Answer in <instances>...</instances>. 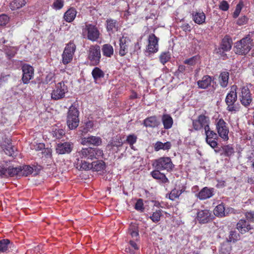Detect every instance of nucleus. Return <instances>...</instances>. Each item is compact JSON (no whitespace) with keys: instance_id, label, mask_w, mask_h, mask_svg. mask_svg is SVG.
Returning a JSON list of instances; mask_svg holds the SVG:
<instances>
[{"instance_id":"bb28decb","label":"nucleus","mask_w":254,"mask_h":254,"mask_svg":"<svg viewBox=\"0 0 254 254\" xmlns=\"http://www.w3.org/2000/svg\"><path fill=\"white\" fill-rule=\"evenodd\" d=\"M91 170L93 171L100 172L105 169V164L102 160H97L92 162Z\"/></svg>"},{"instance_id":"39448f33","label":"nucleus","mask_w":254,"mask_h":254,"mask_svg":"<svg viewBox=\"0 0 254 254\" xmlns=\"http://www.w3.org/2000/svg\"><path fill=\"white\" fill-rule=\"evenodd\" d=\"M88 53V58L91 64L93 65L98 64L101 58V50L99 46L95 45L90 46Z\"/></svg>"},{"instance_id":"a211bd4d","label":"nucleus","mask_w":254,"mask_h":254,"mask_svg":"<svg viewBox=\"0 0 254 254\" xmlns=\"http://www.w3.org/2000/svg\"><path fill=\"white\" fill-rule=\"evenodd\" d=\"M240 100L241 103L245 106L249 105L251 103L252 98L250 90L248 88L243 87L242 88Z\"/></svg>"},{"instance_id":"ea45409f","label":"nucleus","mask_w":254,"mask_h":254,"mask_svg":"<svg viewBox=\"0 0 254 254\" xmlns=\"http://www.w3.org/2000/svg\"><path fill=\"white\" fill-rule=\"evenodd\" d=\"M184 190H178L176 189H173L169 195V198L172 200H175L176 198H178L179 196L184 192Z\"/></svg>"},{"instance_id":"de8ad7c7","label":"nucleus","mask_w":254,"mask_h":254,"mask_svg":"<svg viewBox=\"0 0 254 254\" xmlns=\"http://www.w3.org/2000/svg\"><path fill=\"white\" fill-rule=\"evenodd\" d=\"M0 177L1 178L9 177L8 168L5 167L3 166H0Z\"/></svg>"},{"instance_id":"a18cd8bd","label":"nucleus","mask_w":254,"mask_h":254,"mask_svg":"<svg viewBox=\"0 0 254 254\" xmlns=\"http://www.w3.org/2000/svg\"><path fill=\"white\" fill-rule=\"evenodd\" d=\"M160 61L161 63L165 64L167 63L170 59V55L169 52L162 53L159 57Z\"/></svg>"},{"instance_id":"774afa93","label":"nucleus","mask_w":254,"mask_h":254,"mask_svg":"<svg viewBox=\"0 0 254 254\" xmlns=\"http://www.w3.org/2000/svg\"><path fill=\"white\" fill-rule=\"evenodd\" d=\"M185 66L184 65H181L179 66L178 71L181 72H183L185 70Z\"/></svg>"},{"instance_id":"8fccbe9b","label":"nucleus","mask_w":254,"mask_h":254,"mask_svg":"<svg viewBox=\"0 0 254 254\" xmlns=\"http://www.w3.org/2000/svg\"><path fill=\"white\" fill-rule=\"evenodd\" d=\"M243 5H244V4L242 2H240L237 5V6L236 7V9L233 13V17L234 18H237L239 16Z\"/></svg>"},{"instance_id":"393cba45","label":"nucleus","mask_w":254,"mask_h":254,"mask_svg":"<svg viewBox=\"0 0 254 254\" xmlns=\"http://www.w3.org/2000/svg\"><path fill=\"white\" fill-rule=\"evenodd\" d=\"M76 14V10L73 8H70L65 12L64 20L67 22H71L75 19Z\"/></svg>"},{"instance_id":"c03bdc74","label":"nucleus","mask_w":254,"mask_h":254,"mask_svg":"<svg viewBox=\"0 0 254 254\" xmlns=\"http://www.w3.org/2000/svg\"><path fill=\"white\" fill-rule=\"evenodd\" d=\"M161 216V210H158L153 212L152 215L150 216V218L153 222H157L160 220Z\"/></svg>"},{"instance_id":"c756f323","label":"nucleus","mask_w":254,"mask_h":254,"mask_svg":"<svg viewBox=\"0 0 254 254\" xmlns=\"http://www.w3.org/2000/svg\"><path fill=\"white\" fill-rule=\"evenodd\" d=\"M171 147V143L170 142L162 143L161 141H157L154 144V149L158 151L161 149L163 150H168Z\"/></svg>"},{"instance_id":"473e14b6","label":"nucleus","mask_w":254,"mask_h":254,"mask_svg":"<svg viewBox=\"0 0 254 254\" xmlns=\"http://www.w3.org/2000/svg\"><path fill=\"white\" fill-rule=\"evenodd\" d=\"M214 214L217 217H222L226 216V212L224 206L220 204L216 206L214 209Z\"/></svg>"},{"instance_id":"2eb2a0df","label":"nucleus","mask_w":254,"mask_h":254,"mask_svg":"<svg viewBox=\"0 0 254 254\" xmlns=\"http://www.w3.org/2000/svg\"><path fill=\"white\" fill-rule=\"evenodd\" d=\"M131 45L132 43L128 38L123 37L121 38L120 40V55L121 56L126 55L128 51L129 48Z\"/></svg>"},{"instance_id":"69168bd1","label":"nucleus","mask_w":254,"mask_h":254,"mask_svg":"<svg viewBox=\"0 0 254 254\" xmlns=\"http://www.w3.org/2000/svg\"><path fill=\"white\" fill-rule=\"evenodd\" d=\"M230 250V248L229 246H228V245H223V246L221 248V251L224 253H229Z\"/></svg>"},{"instance_id":"864d4df0","label":"nucleus","mask_w":254,"mask_h":254,"mask_svg":"<svg viewBox=\"0 0 254 254\" xmlns=\"http://www.w3.org/2000/svg\"><path fill=\"white\" fill-rule=\"evenodd\" d=\"M247 220L251 222L254 223V211H249L245 213Z\"/></svg>"},{"instance_id":"a19ab883","label":"nucleus","mask_w":254,"mask_h":254,"mask_svg":"<svg viewBox=\"0 0 254 254\" xmlns=\"http://www.w3.org/2000/svg\"><path fill=\"white\" fill-rule=\"evenodd\" d=\"M20 168V176H27L31 174L33 171V168L29 166H24Z\"/></svg>"},{"instance_id":"6ab92c4d","label":"nucleus","mask_w":254,"mask_h":254,"mask_svg":"<svg viewBox=\"0 0 254 254\" xmlns=\"http://www.w3.org/2000/svg\"><path fill=\"white\" fill-rule=\"evenodd\" d=\"M214 195V189L204 187L196 194L200 200H204L210 198Z\"/></svg>"},{"instance_id":"1a4fd4ad","label":"nucleus","mask_w":254,"mask_h":254,"mask_svg":"<svg viewBox=\"0 0 254 254\" xmlns=\"http://www.w3.org/2000/svg\"><path fill=\"white\" fill-rule=\"evenodd\" d=\"M210 121L208 117L201 115L198 117L197 119L192 121V126L195 130H199L202 128L204 130L209 126Z\"/></svg>"},{"instance_id":"49530a36","label":"nucleus","mask_w":254,"mask_h":254,"mask_svg":"<svg viewBox=\"0 0 254 254\" xmlns=\"http://www.w3.org/2000/svg\"><path fill=\"white\" fill-rule=\"evenodd\" d=\"M137 137L134 135H129L127 136L126 141L128 143L132 149H133V144L136 141Z\"/></svg>"},{"instance_id":"f3484780","label":"nucleus","mask_w":254,"mask_h":254,"mask_svg":"<svg viewBox=\"0 0 254 254\" xmlns=\"http://www.w3.org/2000/svg\"><path fill=\"white\" fill-rule=\"evenodd\" d=\"M211 212L209 210H199L197 213L196 219L200 223H206L211 219Z\"/></svg>"},{"instance_id":"6e6d98bb","label":"nucleus","mask_w":254,"mask_h":254,"mask_svg":"<svg viewBox=\"0 0 254 254\" xmlns=\"http://www.w3.org/2000/svg\"><path fill=\"white\" fill-rule=\"evenodd\" d=\"M9 21V17L5 14L0 15V26L5 25Z\"/></svg>"},{"instance_id":"79ce46f5","label":"nucleus","mask_w":254,"mask_h":254,"mask_svg":"<svg viewBox=\"0 0 254 254\" xmlns=\"http://www.w3.org/2000/svg\"><path fill=\"white\" fill-rule=\"evenodd\" d=\"M93 127V123L92 121H89L87 122L84 126L82 127V129L81 130V131L83 133H86L89 131H91L92 128Z\"/></svg>"},{"instance_id":"f03ea898","label":"nucleus","mask_w":254,"mask_h":254,"mask_svg":"<svg viewBox=\"0 0 254 254\" xmlns=\"http://www.w3.org/2000/svg\"><path fill=\"white\" fill-rule=\"evenodd\" d=\"M236 90L237 86H232L230 92L226 96L225 102L227 105V109L228 111L236 112L239 110V108L234 104L237 99Z\"/></svg>"},{"instance_id":"4c0bfd02","label":"nucleus","mask_w":254,"mask_h":254,"mask_svg":"<svg viewBox=\"0 0 254 254\" xmlns=\"http://www.w3.org/2000/svg\"><path fill=\"white\" fill-rule=\"evenodd\" d=\"M229 80V73L223 72L221 73L219 76V82L221 86L225 87L227 86Z\"/></svg>"},{"instance_id":"0eeeda50","label":"nucleus","mask_w":254,"mask_h":254,"mask_svg":"<svg viewBox=\"0 0 254 254\" xmlns=\"http://www.w3.org/2000/svg\"><path fill=\"white\" fill-rule=\"evenodd\" d=\"M153 166L159 170L171 171L173 167V163L169 157H161L156 160Z\"/></svg>"},{"instance_id":"4d7b16f0","label":"nucleus","mask_w":254,"mask_h":254,"mask_svg":"<svg viewBox=\"0 0 254 254\" xmlns=\"http://www.w3.org/2000/svg\"><path fill=\"white\" fill-rule=\"evenodd\" d=\"M223 149L224 151V154L227 156H229L234 153L233 148L229 145L224 146Z\"/></svg>"},{"instance_id":"58836bf2","label":"nucleus","mask_w":254,"mask_h":254,"mask_svg":"<svg viewBox=\"0 0 254 254\" xmlns=\"http://www.w3.org/2000/svg\"><path fill=\"white\" fill-rule=\"evenodd\" d=\"M2 148L6 154L12 156L14 153V149L9 140H7V145H2Z\"/></svg>"},{"instance_id":"9d476101","label":"nucleus","mask_w":254,"mask_h":254,"mask_svg":"<svg viewBox=\"0 0 254 254\" xmlns=\"http://www.w3.org/2000/svg\"><path fill=\"white\" fill-rule=\"evenodd\" d=\"M75 49V45L73 43L70 42L66 46L62 55L63 64H67L72 61Z\"/></svg>"},{"instance_id":"f704fd0d","label":"nucleus","mask_w":254,"mask_h":254,"mask_svg":"<svg viewBox=\"0 0 254 254\" xmlns=\"http://www.w3.org/2000/svg\"><path fill=\"white\" fill-rule=\"evenodd\" d=\"M102 52L104 56L107 57H111L114 53L113 47L110 44H104L102 47Z\"/></svg>"},{"instance_id":"5701e85b","label":"nucleus","mask_w":254,"mask_h":254,"mask_svg":"<svg viewBox=\"0 0 254 254\" xmlns=\"http://www.w3.org/2000/svg\"><path fill=\"white\" fill-rule=\"evenodd\" d=\"M160 121L155 116H151L145 119L143 124L146 127L154 128L160 125Z\"/></svg>"},{"instance_id":"338daca9","label":"nucleus","mask_w":254,"mask_h":254,"mask_svg":"<svg viewBox=\"0 0 254 254\" xmlns=\"http://www.w3.org/2000/svg\"><path fill=\"white\" fill-rule=\"evenodd\" d=\"M129 244H130V246H131V247L134 250H138V247L137 246V245L136 243L135 242H134L133 240H130L129 241Z\"/></svg>"},{"instance_id":"2f4dec72","label":"nucleus","mask_w":254,"mask_h":254,"mask_svg":"<svg viewBox=\"0 0 254 254\" xmlns=\"http://www.w3.org/2000/svg\"><path fill=\"white\" fill-rule=\"evenodd\" d=\"M162 122L165 129L170 128L173 125V121L172 117L169 115H164L162 116Z\"/></svg>"},{"instance_id":"09e8293b","label":"nucleus","mask_w":254,"mask_h":254,"mask_svg":"<svg viewBox=\"0 0 254 254\" xmlns=\"http://www.w3.org/2000/svg\"><path fill=\"white\" fill-rule=\"evenodd\" d=\"M64 0H55L53 3L52 6L56 10L60 9L64 6Z\"/></svg>"},{"instance_id":"aec40b11","label":"nucleus","mask_w":254,"mask_h":254,"mask_svg":"<svg viewBox=\"0 0 254 254\" xmlns=\"http://www.w3.org/2000/svg\"><path fill=\"white\" fill-rule=\"evenodd\" d=\"M72 148V144L70 142L59 143L56 147V151L60 154L69 153L71 151Z\"/></svg>"},{"instance_id":"7c9ffc66","label":"nucleus","mask_w":254,"mask_h":254,"mask_svg":"<svg viewBox=\"0 0 254 254\" xmlns=\"http://www.w3.org/2000/svg\"><path fill=\"white\" fill-rule=\"evenodd\" d=\"M108 31L113 32L118 30L119 26L117 21L113 19H108L106 21Z\"/></svg>"},{"instance_id":"423d86ee","label":"nucleus","mask_w":254,"mask_h":254,"mask_svg":"<svg viewBox=\"0 0 254 254\" xmlns=\"http://www.w3.org/2000/svg\"><path fill=\"white\" fill-rule=\"evenodd\" d=\"M215 125L218 135L223 140H228L229 130L226 123L222 119H219L216 121Z\"/></svg>"},{"instance_id":"20e7f679","label":"nucleus","mask_w":254,"mask_h":254,"mask_svg":"<svg viewBox=\"0 0 254 254\" xmlns=\"http://www.w3.org/2000/svg\"><path fill=\"white\" fill-rule=\"evenodd\" d=\"M78 111L74 106H71L67 116V125L70 129L76 128L79 124Z\"/></svg>"},{"instance_id":"0e129e2a","label":"nucleus","mask_w":254,"mask_h":254,"mask_svg":"<svg viewBox=\"0 0 254 254\" xmlns=\"http://www.w3.org/2000/svg\"><path fill=\"white\" fill-rule=\"evenodd\" d=\"M182 28L184 31H190L191 30V27L188 23H184L183 24L182 26Z\"/></svg>"},{"instance_id":"e2e57ef3","label":"nucleus","mask_w":254,"mask_h":254,"mask_svg":"<svg viewBox=\"0 0 254 254\" xmlns=\"http://www.w3.org/2000/svg\"><path fill=\"white\" fill-rule=\"evenodd\" d=\"M247 20L248 18L245 16H243L238 19L237 23L238 25H242L246 24Z\"/></svg>"},{"instance_id":"e433bc0d","label":"nucleus","mask_w":254,"mask_h":254,"mask_svg":"<svg viewBox=\"0 0 254 254\" xmlns=\"http://www.w3.org/2000/svg\"><path fill=\"white\" fill-rule=\"evenodd\" d=\"M152 176L156 179L160 180L163 183H167L168 180L165 175L161 173L159 170H155L151 172Z\"/></svg>"},{"instance_id":"052dcab7","label":"nucleus","mask_w":254,"mask_h":254,"mask_svg":"<svg viewBox=\"0 0 254 254\" xmlns=\"http://www.w3.org/2000/svg\"><path fill=\"white\" fill-rule=\"evenodd\" d=\"M196 60V58L195 57H193L191 58L185 60L184 63L190 65H192L195 64Z\"/></svg>"},{"instance_id":"dca6fc26","label":"nucleus","mask_w":254,"mask_h":254,"mask_svg":"<svg viewBox=\"0 0 254 254\" xmlns=\"http://www.w3.org/2000/svg\"><path fill=\"white\" fill-rule=\"evenodd\" d=\"M101 138L98 136L91 135L81 138V143L83 145L99 146L101 144Z\"/></svg>"},{"instance_id":"c85d7f7f","label":"nucleus","mask_w":254,"mask_h":254,"mask_svg":"<svg viewBox=\"0 0 254 254\" xmlns=\"http://www.w3.org/2000/svg\"><path fill=\"white\" fill-rule=\"evenodd\" d=\"M12 244L8 239H3L0 241V253L9 251L11 249Z\"/></svg>"},{"instance_id":"6e6552de","label":"nucleus","mask_w":254,"mask_h":254,"mask_svg":"<svg viewBox=\"0 0 254 254\" xmlns=\"http://www.w3.org/2000/svg\"><path fill=\"white\" fill-rule=\"evenodd\" d=\"M68 92L67 86L64 82L58 83L51 93L52 99L58 100L64 97L65 94Z\"/></svg>"},{"instance_id":"b1692460","label":"nucleus","mask_w":254,"mask_h":254,"mask_svg":"<svg viewBox=\"0 0 254 254\" xmlns=\"http://www.w3.org/2000/svg\"><path fill=\"white\" fill-rule=\"evenodd\" d=\"M192 17L194 22L198 24H202L205 22V15L202 11L193 12Z\"/></svg>"},{"instance_id":"13d9d810","label":"nucleus","mask_w":254,"mask_h":254,"mask_svg":"<svg viewBox=\"0 0 254 254\" xmlns=\"http://www.w3.org/2000/svg\"><path fill=\"white\" fill-rule=\"evenodd\" d=\"M135 208L137 210L143 211L144 207L142 199H139L137 201L135 205Z\"/></svg>"},{"instance_id":"f257e3e1","label":"nucleus","mask_w":254,"mask_h":254,"mask_svg":"<svg viewBox=\"0 0 254 254\" xmlns=\"http://www.w3.org/2000/svg\"><path fill=\"white\" fill-rule=\"evenodd\" d=\"M103 154L102 150L91 147L82 148L77 152V156L79 158L91 160L101 157Z\"/></svg>"},{"instance_id":"4be33fe9","label":"nucleus","mask_w":254,"mask_h":254,"mask_svg":"<svg viewBox=\"0 0 254 254\" xmlns=\"http://www.w3.org/2000/svg\"><path fill=\"white\" fill-rule=\"evenodd\" d=\"M232 40L228 37H225L222 41L221 47L217 50V53L221 54V50L223 51H229L232 47Z\"/></svg>"},{"instance_id":"37998d69","label":"nucleus","mask_w":254,"mask_h":254,"mask_svg":"<svg viewBox=\"0 0 254 254\" xmlns=\"http://www.w3.org/2000/svg\"><path fill=\"white\" fill-rule=\"evenodd\" d=\"M9 177H13L16 175L20 176V168L18 167H8Z\"/></svg>"},{"instance_id":"9b49d317","label":"nucleus","mask_w":254,"mask_h":254,"mask_svg":"<svg viewBox=\"0 0 254 254\" xmlns=\"http://www.w3.org/2000/svg\"><path fill=\"white\" fill-rule=\"evenodd\" d=\"M84 32L87 33V38L88 40L94 42L99 38L100 32L96 26L92 24H86Z\"/></svg>"},{"instance_id":"72a5a7b5","label":"nucleus","mask_w":254,"mask_h":254,"mask_svg":"<svg viewBox=\"0 0 254 254\" xmlns=\"http://www.w3.org/2000/svg\"><path fill=\"white\" fill-rule=\"evenodd\" d=\"M26 0H13L10 4V8L12 10H16L22 7L26 3Z\"/></svg>"},{"instance_id":"5fc2aeb1","label":"nucleus","mask_w":254,"mask_h":254,"mask_svg":"<svg viewBox=\"0 0 254 254\" xmlns=\"http://www.w3.org/2000/svg\"><path fill=\"white\" fill-rule=\"evenodd\" d=\"M64 131L62 129H56L53 131V136L56 138H61L64 134Z\"/></svg>"},{"instance_id":"a878e982","label":"nucleus","mask_w":254,"mask_h":254,"mask_svg":"<svg viewBox=\"0 0 254 254\" xmlns=\"http://www.w3.org/2000/svg\"><path fill=\"white\" fill-rule=\"evenodd\" d=\"M211 80V78L209 76L205 75L201 80L197 81V85L199 88L205 89L210 85Z\"/></svg>"},{"instance_id":"603ef678","label":"nucleus","mask_w":254,"mask_h":254,"mask_svg":"<svg viewBox=\"0 0 254 254\" xmlns=\"http://www.w3.org/2000/svg\"><path fill=\"white\" fill-rule=\"evenodd\" d=\"M240 238V235L235 231L230 232L229 240L230 242H235L237 241Z\"/></svg>"},{"instance_id":"412c9836","label":"nucleus","mask_w":254,"mask_h":254,"mask_svg":"<svg viewBox=\"0 0 254 254\" xmlns=\"http://www.w3.org/2000/svg\"><path fill=\"white\" fill-rule=\"evenodd\" d=\"M237 229L242 234H245L252 229L251 225L246 220L242 219L237 224Z\"/></svg>"},{"instance_id":"ddd939ff","label":"nucleus","mask_w":254,"mask_h":254,"mask_svg":"<svg viewBox=\"0 0 254 254\" xmlns=\"http://www.w3.org/2000/svg\"><path fill=\"white\" fill-rule=\"evenodd\" d=\"M23 72L22 80L24 84H27L33 78L34 68L29 64H24L22 67Z\"/></svg>"},{"instance_id":"cd10ccee","label":"nucleus","mask_w":254,"mask_h":254,"mask_svg":"<svg viewBox=\"0 0 254 254\" xmlns=\"http://www.w3.org/2000/svg\"><path fill=\"white\" fill-rule=\"evenodd\" d=\"M128 233L135 241L139 240L138 228L137 225L131 224L128 229Z\"/></svg>"},{"instance_id":"7ed1b4c3","label":"nucleus","mask_w":254,"mask_h":254,"mask_svg":"<svg viewBox=\"0 0 254 254\" xmlns=\"http://www.w3.org/2000/svg\"><path fill=\"white\" fill-rule=\"evenodd\" d=\"M251 39L246 37L236 43L235 46V53L239 55H246L251 49Z\"/></svg>"},{"instance_id":"4468645a","label":"nucleus","mask_w":254,"mask_h":254,"mask_svg":"<svg viewBox=\"0 0 254 254\" xmlns=\"http://www.w3.org/2000/svg\"><path fill=\"white\" fill-rule=\"evenodd\" d=\"M204 131L207 143L212 148H214L217 146V142L216 141L218 138L217 134L214 131L210 130L209 126Z\"/></svg>"},{"instance_id":"680f3d73","label":"nucleus","mask_w":254,"mask_h":254,"mask_svg":"<svg viewBox=\"0 0 254 254\" xmlns=\"http://www.w3.org/2000/svg\"><path fill=\"white\" fill-rule=\"evenodd\" d=\"M54 77H55L54 73H53L52 72L49 73L46 75V78H45V81L47 83H50L51 82H52L53 81Z\"/></svg>"},{"instance_id":"f8f14e48","label":"nucleus","mask_w":254,"mask_h":254,"mask_svg":"<svg viewBox=\"0 0 254 254\" xmlns=\"http://www.w3.org/2000/svg\"><path fill=\"white\" fill-rule=\"evenodd\" d=\"M146 52L154 53L158 51V38L153 34L149 35Z\"/></svg>"},{"instance_id":"3c124183","label":"nucleus","mask_w":254,"mask_h":254,"mask_svg":"<svg viewBox=\"0 0 254 254\" xmlns=\"http://www.w3.org/2000/svg\"><path fill=\"white\" fill-rule=\"evenodd\" d=\"M79 166L80 167L81 169H82L83 170H91L92 168V163H90L86 161H81V163H79Z\"/></svg>"},{"instance_id":"c9c22d12","label":"nucleus","mask_w":254,"mask_h":254,"mask_svg":"<svg viewBox=\"0 0 254 254\" xmlns=\"http://www.w3.org/2000/svg\"><path fill=\"white\" fill-rule=\"evenodd\" d=\"M92 76L95 81H98L101 78L104 77V72L99 67H95L92 71Z\"/></svg>"},{"instance_id":"bf43d9fd","label":"nucleus","mask_w":254,"mask_h":254,"mask_svg":"<svg viewBox=\"0 0 254 254\" xmlns=\"http://www.w3.org/2000/svg\"><path fill=\"white\" fill-rule=\"evenodd\" d=\"M219 7L221 10L226 11L229 9V5L226 1L223 0L220 2Z\"/></svg>"}]
</instances>
